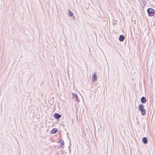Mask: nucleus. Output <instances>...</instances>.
<instances>
[{"label": "nucleus", "instance_id": "nucleus-11", "mask_svg": "<svg viewBox=\"0 0 155 155\" xmlns=\"http://www.w3.org/2000/svg\"><path fill=\"white\" fill-rule=\"evenodd\" d=\"M146 110L145 109L141 111V114L142 115H145L146 114Z\"/></svg>", "mask_w": 155, "mask_h": 155}, {"label": "nucleus", "instance_id": "nucleus-5", "mask_svg": "<svg viewBox=\"0 0 155 155\" xmlns=\"http://www.w3.org/2000/svg\"><path fill=\"white\" fill-rule=\"evenodd\" d=\"M97 73L96 72H94L92 76V80L93 81H96L97 78Z\"/></svg>", "mask_w": 155, "mask_h": 155}, {"label": "nucleus", "instance_id": "nucleus-12", "mask_svg": "<svg viewBox=\"0 0 155 155\" xmlns=\"http://www.w3.org/2000/svg\"><path fill=\"white\" fill-rule=\"evenodd\" d=\"M146 0H141V1L143 3V4L144 5H145L146 4Z\"/></svg>", "mask_w": 155, "mask_h": 155}, {"label": "nucleus", "instance_id": "nucleus-10", "mask_svg": "<svg viewBox=\"0 0 155 155\" xmlns=\"http://www.w3.org/2000/svg\"><path fill=\"white\" fill-rule=\"evenodd\" d=\"M68 15L71 17L73 15V13L72 12H71L70 11V10H69V9H68Z\"/></svg>", "mask_w": 155, "mask_h": 155}, {"label": "nucleus", "instance_id": "nucleus-1", "mask_svg": "<svg viewBox=\"0 0 155 155\" xmlns=\"http://www.w3.org/2000/svg\"><path fill=\"white\" fill-rule=\"evenodd\" d=\"M147 12L148 15L150 16H152L155 14V10L151 8H148L147 10Z\"/></svg>", "mask_w": 155, "mask_h": 155}, {"label": "nucleus", "instance_id": "nucleus-8", "mask_svg": "<svg viewBox=\"0 0 155 155\" xmlns=\"http://www.w3.org/2000/svg\"><path fill=\"white\" fill-rule=\"evenodd\" d=\"M146 98L144 97H143L141 98V101L142 103H145L146 101Z\"/></svg>", "mask_w": 155, "mask_h": 155}, {"label": "nucleus", "instance_id": "nucleus-7", "mask_svg": "<svg viewBox=\"0 0 155 155\" xmlns=\"http://www.w3.org/2000/svg\"><path fill=\"white\" fill-rule=\"evenodd\" d=\"M124 39V35H120L119 37V40L120 41H123Z\"/></svg>", "mask_w": 155, "mask_h": 155}, {"label": "nucleus", "instance_id": "nucleus-6", "mask_svg": "<svg viewBox=\"0 0 155 155\" xmlns=\"http://www.w3.org/2000/svg\"><path fill=\"white\" fill-rule=\"evenodd\" d=\"M142 140L143 143L144 144H146L147 143V138L146 137H143L142 138Z\"/></svg>", "mask_w": 155, "mask_h": 155}, {"label": "nucleus", "instance_id": "nucleus-3", "mask_svg": "<svg viewBox=\"0 0 155 155\" xmlns=\"http://www.w3.org/2000/svg\"><path fill=\"white\" fill-rule=\"evenodd\" d=\"M61 116L58 113H55L54 114V117L57 119H59L61 117Z\"/></svg>", "mask_w": 155, "mask_h": 155}, {"label": "nucleus", "instance_id": "nucleus-4", "mask_svg": "<svg viewBox=\"0 0 155 155\" xmlns=\"http://www.w3.org/2000/svg\"><path fill=\"white\" fill-rule=\"evenodd\" d=\"M144 105H143L142 104H140L138 106L139 110L140 111H142V110H143L144 109Z\"/></svg>", "mask_w": 155, "mask_h": 155}, {"label": "nucleus", "instance_id": "nucleus-2", "mask_svg": "<svg viewBox=\"0 0 155 155\" xmlns=\"http://www.w3.org/2000/svg\"><path fill=\"white\" fill-rule=\"evenodd\" d=\"M72 95L73 99L78 103L79 101V100L77 94L73 93Z\"/></svg>", "mask_w": 155, "mask_h": 155}, {"label": "nucleus", "instance_id": "nucleus-13", "mask_svg": "<svg viewBox=\"0 0 155 155\" xmlns=\"http://www.w3.org/2000/svg\"><path fill=\"white\" fill-rule=\"evenodd\" d=\"M60 141L61 142L60 143L62 146H63L64 144V142L63 141H62L61 140Z\"/></svg>", "mask_w": 155, "mask_h": 155}, {"label": "nucleus", "instance_id": "nucleus-9", "mask_svg": "<svg viewBox=\"0 0 155 155\" xmlns=\"http://www.w3.org/2000/svg\"><path fill=\"white\" fill-rule=\"evenodd\" d=\"M57 131L58 129L54 128L53 129V130L51 131V134H54L57 133Z\"/></svg>", "mask_w": 155, "mask_h": 155}]
</instances>
